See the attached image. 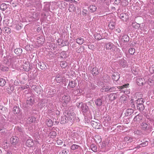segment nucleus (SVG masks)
I'll return each instance as SVG.
<instances>
[{
	"mask_svg": "<svg viewBox=\"0 0 154 154\" xmlns=\"http://www.w3.org/2000/svg\"><path fill=\"white\" fill-rule=\"evenodd\" d=\"M17 129H18V130L19 132H21L22 131V129L21 128H19V127H18L17 128Z\"/></svg>",
	"mask_w": 154,
	"mask_h": 154,
	"instance_id": "052dcab7",
	"label": "nucleus"
},
{
	"mask_svg": "<svg viewBox=\"0 0 154 154\" xmlns=\"http://www.w3.org/2000/svg\"><path fill=\"white\" fill-rule=\"evenodd\" d=\"M66 2H71L72 1V0H65Z\"/></svg>",
	"mask_w": 154,
	"mask_h": 154,
	"instance_id": "69168bd1",
	"label": "nucleus"
},
{
	"mask_svg": "<svg viewBox=\"0 0 154 154\" xmlns=\"http://www.w3.org/2000/svg\"><path fill=\"white\" fill-rule=\"evenodd\" d=\"M57 143H58V144H61L63 143L62 141L61 140H58L57 142Z\"/></svg>",
	"mask_w": 154,
	"mask_h": 154,
	"instance_id": "13d9d810",
	"label": "nucleus"
},
{
	"mask_svg": "<svg viewBox=\"0 0 154 154\" xmlns=\"http://www.w3.org/2000/svg\"><path fill=\"white\" fill-rule=\"evenodd\" d=\"M116 94H111L109 95V99L110 100H113L116 98Z\"/></svg>",
	"mask_w": 154,
	"mask_h": 154,
	"instance_id": "c85d7f7f",
	"label": "nucleus"
},
{
	"mask_svg": "<svg viewBox=\"0 0 154 154\" xmlns=\"http://www.w3.org/2000/svg\"><path fill=\"white\" fill-rule=\"evenodd\" d=\"M106 49L113 51L115 50L116 47L112 43L109 42L106 45Z\"/></svg>",
	"mask_w": 154,
	"mask_h": 154,
	"instance_id": "20e7f679",
	"label": "nucleus"
},
{
	"mask_svg": "<svg viewBox=\"0 0 154 154\" xmlns=\"http://www.w3.org/2000/svg\"><path fill=\"white\" fill-rule=\"evenodd\" d=\"M114 50L115 51V55L117 57H120L122 56V53L119 49L116 48V47L115 50Z\"/></svg>",
	"mask_w": 154,
	"mask_h": 154,
	"instance_id": "423d86ee",
	"label": "nucleus"
},
{
	"mask_svg": "<svg viewBox=\"0 0 154 154\" xmlns=\"http://www.w3.org/2000/svg\"><path fill=\"white\" fill-rule=\"evenodd\" d=\"M89 10L91 12L95 11L97 10V8L95 5H91L89 6Z\"/></svg>",
	"mask_w": 154,
	"mask_h": 154,
	"instance_id": "b1692460",
	"label": "nucleus"
},
{
	"mask_svg": "<svg viewBox=\"0 0 154 154\" xmlns=\"http://www.w3.org/2000/svg\"><path fill=\"white\" fill-rule=\"evenodd\" d=\"M63 78V76L60 74H58L56 75L55 80L57 83H60L62 82Z\"/></svg>",
	"mask_w": 154,
	"mask_h": 154,
	"instance_id": "f8f14e48",
	"label": "nucleus"
},
{
	"mask_svg": "<svg viewBox=\"0 0 154 154\" xmlns=\"http://www.w3.org/2000/svg\"><path fill=\"white\" fill-rule=\"evenodd\" d=\"M135 49L134 48H131L129 49V52L130 54L133 55L135 52Z\"/></svg>",
	"mask_w": 154,
	"mask_h": 154,
	"instance_id": "a19ab883",
	"label": "nucleus"
},
{
	"mask_svg": "<svg viewBox=\"0 0 154 154\" xmlns=\"http://www.w3.org/2000/svg\"><path fill=\"white\" fill-rule=\"evenodd\" d=\"M129 86V84H127L123 85V86H122L121 87L122 88H127Z\"/></svg>",
	"mask_w": 154,
	"mask_h": 154,
	"instance_id": "8fccbe9b",
	"label": "nucleus"
},
{
	"mask_svg": "<svg viewBox=\"0 0 154 154\" xmlns=\"http://www.w3.org/2000/svg\"><path fill=\"white\" fill-rule=\"evenodd\" d=\"M27 88H28V85L22 86L20 88V89H21V90H23L24 89Z\"/></svg>",
	"mask_w": 154,
	"mask_h": 154,
	"instance_id": "09e8293b",
	"label": "nucleus"
},
{
	"mask_svg": "<svg viewBox=\"0 0 154 154\" xmlns=\"http://www.w3.org/2000/svg\"><path fill=\"white\" fill-rule=\"evenodd\" d=\"M35 119L32 117H29L27 120V123H30L33 122L34 121H35Z\"/></svg>",
	"mask_w": 154,
	"mask_h": 154,
	"instance_id": "473e14b6",
	"label": "nucleus"
},
{
	"mask_svg": "<svg viewBox=\"0 0 154 154\" xmlns=\"http://www.w3.org/2000/svg\"><path fill=\"white\" fill-rule=\"evenodd\" d=\"M91 72L93 75H96L99 73L98 69L96 67H94L92 69Z\"/></svg>",
	"mask_w": 154,
	"mask_h": 154,
	"instance_id": "4be33fe9",
	"label": "nucleus"
},
{
	"mask_svg": "<svg viewBox=\"0 0 154 154\" xmlns=\"http://www.w3.org/2000/svg\"><path fill=\"white\" fill-rule=\"evenodd\" d=\"M116 32L118 33H120L121 32V30L119 28H117L116 29Z\"/></svg>",
	"mask_w": 154,
	"mask_h": 154,
	"instance_id": "6e6d98bb",
	"label": "nucleus"
},
{
	"mask_svg": "<svg viewBox=\"0 0 154 154\" xmlns=\"http://www.w3.org/2000/svg\"><path fill=\"white\" fill-rule=\"evenodd\" d=\"M148 124L147 123L144 122H142L140 124V127L142 130L143 131H146L147 130L148 127Z\"/></svg>",
	"mask_w": 154,
	"mask_h": 154,
	"instance_id": "2eb2a0df",
	"label": "nucleus"
},
{
	"mask_svg": "<svg viewBox=\"0 0 154 154\" xmlns=\"http://www.w3.org/2000/svg\"><path fill=\"white\" fill-rule=\"evenodd\" d=\"M131 107H132L134 108V107H135V105H134V104H133V105H132V106H131Z\"/></svg>",
	"mask_w": 154,
	"mask_h": 154,
	"instance_id": "774afa93",
	"label": "nucleus"
},
{
	"mask_svg": "<svg viewBox=\"0 0 154 154\" xmlns=\"http://www.w3.org/2000/svg\"><path fill=\"white\" fill-rule=\"evenodd\" d=\"M91 125L92 127L96 129H98L100 128V124L94 121L91 122Z\"/></svg>",
	"mask_w": 154,
	"mask_h": 154,
	"instance_id": "1a4fd4ad",
	"label": "nucleus"
},
{
	"mask_svg": "<svg viewBox=\"0 0 154 154\" xmlns=\"http://www.w3.org/2000/svg\"><path fill=\"white\" fill-rule=\"evenodd\" d=\"M141 133V131H136V133L135 134H138L139 133Z\"/></svg>",
	"mask_w": 154,
	"mask_h": 154,
	"instance_id": "e2e57ef3",
	"label": "nucleus"
},
{
	"mask_svg": "<svg viewBox=\"0 0 154 154\" xmlns=\"http://www.w3.org/2000/svg\"><path fill=\"white\" fill-rule=\"evenodd\" d=\"M0 69L2 71H8V68L6 66H4L3 65H1Z\"/></svg>",
	"mask_w": 154,
	"mask_h": 154,
	"instance_id": "4c0bfd02",
	"label": "nucleus"
},
{
	"mask_svg": "<svg viewBox=\"0 0 154 154\" xmlns=\"http://www.w3.org/2000/svg\"><path fill=\"white\" fill-rule=\"evenodd\" d=\"M61 100L63 106H66L70 100L69 96L68 95H64L62 97Z\"/></svg>",
	"mask_w": 154,
	"mask_h": 154,
	"instance_id": "f257e3e1",
	"label": "nucleus"
},
{
	"mask_svg": "<svg viewBox=\"0 0 154 154\" xmlns=\"http://www.w3.org/2000/svg\"><path fill=\"white\" fill-rule=\"evenodd\" d=\"M94 37L96 39L98 40L101 39L102 38V37L100 34L98 33H96L95 34Z\"/></svg>",
	"mask_w": 154,
	"mask_h": 154,
	"instance_id": "e433bc0d",
	"label": "nucleus"
},
{
	"mask_svg": "<svg viewBox=\"0 0 154 154\" xmlns=\"http://www.w3.org/2000/svg\"><path fill=\"white\" fill-rule=\"evenodd\" d=\"M67 63L65 62H62L60 63V66L64 68L66 67Z\"/></svg>",
	"mask_w": 154,
	"mask_h": 154,
	"instance_id": "58836bf2",
	"label": "nucleus"
},
{
	"mask_svg": "<svg viewBox=\"0 0 154 154\" xmlns=\"http://www.w3.org/2000/svg\"><path fill=\"white\" fill-rule=\"evenodd\" d=\"M34 102V99L32 97H28L26 101V103L24 105L25 107L28 109L32 106Z\"/></svg>",
	"mask_w": 154,
	"mask_h": 154,
	"instance_id": "f03ea898",
	"label": "nucleus"
},
{
	"mask_svg": "<svg viewBox=\"0 0 154 154\" xmlns=\"http://www.w3.org/2000/svg\"><path fill=\"white\" fill-rule=\"evenodd\" d=\"M81 108L82 111L84 112H86L88 109V107L85 104H83V105L81 106Z\"/></svg>",
	"mask_w": 154,
	"mask_h": 154,
	"instance_id": "dca6fc26",
	"label": "nucleus"
},
{
	"mask_svg": "<svg viewBox=\"0 0 154 154\" xmlns=\"http://www.w3.org/2000/svg\"><path fill=\"white\" fill-rule=\"evenodd\" d=\"M69 120L71 122H72L75 119V114L73 112H72L67 114Z\"/></svg>",
	"mask_w": 154,
	"mask_h": 154,
	"instance_id": "7ed1b4c3",
	"label": "nucleus"
},
{
	"mask_svg": "<svg viewBox=\"0 0 154 154\" xmlns=\"http://www.w3.org/2000/svg\"><path fill=\"white\" fill-rule=\"evenodd\" d=\"M135 138L132 137H126L124 138V140L127 143L132 142L134 140Z\"/></svg>",
	"mask_w": 154,
	"mask_h": 154,
	"instance_id": "ddd939ff",
	"label": "nucleus"
},
{
	"mask_svg": "<svg viewBox=\"0 0 154 154\" xmlns=\"http://www.w3.org/2000/svg\"><path fill=\"white\" fill-rule=\"evenodd\" d=\"M124 17V16L122 15H121V18H123Z\"/></svg>",
	"mask_w": 154,
	"mask_h": 154,
	"instance_id": "338daca9",
	"label": "nucleus"
},
{
	"mask_svg": "<svg viewBox=\"0 0 154 154\" xmlns=\"http://www.w3.org/2000/svg\"><path fill=\"white\" fill-rule=\"evenodd\" d=\"M18 50H20V51H21L20 48L19 49H15L14 50V52L16 54H18L19 53V52H18Z\"/></svg>",
	"mask_w": 154,
	"mask_h": 154,
	"instance_id": "603ef678",
	"label": "nucleus"
},
{
	"mask_svg": "<svg viewBox=\"0 0 154 154\" xmlns=\"http://www.w3.org/2000/svg\"><path fill=\"white\" fill-rule=\"evenodd\" d=\"M18 138L17 137L14 136L11 137L10 141L12 144H15L18 143Z\"/></svg>",
	"mask_w": 154,
	"mask_h": 154,
	"instance_id": "0eeeda50",
	"label": "nucleus"
},
{
	"mask_svg": "<svg viewBox=\"0 0 154 154\" xmlns=\"http://www.w3.org/2000/svg\"><path fill=\"white\" fill-rule=\"evenodd\" d=\"M68 117L66 116H64L61 117V123L62 124H64L66 122H68L69 121L68 119Z\"/></svg>",
	"mask_w": 154,
	"mask_h": 154,
	"instance_id": "9d476101",
	"label": "nucleus"
},
{
	"mask_svg": "<svg viewBox=\"0 0 154 154\" xmlns=\"http://www.w3.org/2000/svg\"><path fill=\"white\" fill-rule=\"evenodd\" d=\"M53 122L50 119L46 120V124L48 127H51L53 125Z\"/></svg>",
	"mask_w": 154,
	"mask_h": 154,
	"instance_id": "2f4dec72",
	"label": "nucleus"
},
{
	"mask_svg": "<svg viewBox=\"0 0 154 154\" xmlns=\"http://www.w3.org/2000/svg\"><path fill=\"white\" fill-rule=\"evenodd\" d=\"M5 28L6 29L5 30L6 31H8V32H10V30L9 28L8 27H5Z\"/></svg>",
	"mask_w": 154,
	"mask_h": 154,
	"instance_id": "680f3d73",
	"label": "nucleus"
},
{
	"mask_svg": "<svg viewBox=\"0 0 154 154\" xmlns=\"http://www.w3.org/2000/svg\"><path fill=\"white\" fill-rule=\"evenodd\" d=\"M142 119V117L139 115L136 116L134 119L133 121L134 122H139Z\"/></svg>",
	"mask_w": 154,
	"mask_h": 154,
	"instance_id": "a211bd4d",
	"label": "nucleus"
},
{
	"mask_svg": "<svg viewBox=\"0 0 154 154\" xmlns=\"http://www.w3.org/2000/svg\"><path fill=\"white\" fill-rule=\"evenodd\" d=\"M50 134L51 136H53V137H55L57 135L56 132L54 131H52L51 132Z\"/></svg>",
	"mask_w": 154,
	"mask_h": 154,
	"instance_id": "49530a36",
	"label": "nucleus"
},
{
	"mask_svg": "<svg viewBox=\"0 0 154 154\" xmlns=\"http://www.w3.org/2000/svg\"><path fill=\"white\" fill-rule=\"evenodd\" d=\"M120 2V0H115V3L116 4H118Z\"/></svg>",
	"mask_w": 154,
	"mask_h": 154,
	"instance_id": "4d7b16f0",
	"label": "nucleus"
},
{
	"mask_svg": "<svg viewBox=\"0 0 154 154\" xmlns=\"http://www.w3.org/2000/svg\"><path fill=\"white\" fill-rule=\"evenodd\" d=\"M88 48L89 49L93 50L94 48V46L92 45H88Z\"/></svg>",
	"mask_w": 154,
	"mask_h": 154,
	"instance_id": "de8ad7c7",
	"label": "nucleus"
},
{
	"mask_svg": "<svg viewBox=\"0 0 154 154\" xmlns=\"http://www.w3.org/2000/svg\"><path fill=\"white\" fill-rule=\"evenodd\" d=\"M75 81L73 80L69 81L68 85V87L71 88H74L75 87Z\"/></svg>",
	"mask_w": 154,
	"mask_h": 154,
	"instance_id": "7c9ffc66",
	"label": "nucleus"
},
{
	"mask_svg": "<svg viewBox=\"0 0 154 154\" xmlns=\"http://www.w3.org/2000/svg\"><path fill=\"white\" fill-rule=\"evenodd\" d=\"M69 44L68 41L66 40H65L64 41V44L63 45H67Z\"/></svg>",
	"mask_w": 154,
	"mask_h": 154,
	"instance_id": "864d4df0",
	"label": "nucleus"
},
{
	"mask_svg": "<svg viewBox=\"0 0 154 154\" xmlns=\"http://www.w3.org/2000/svg\"><path fill=\"white\" fill-rule=\"evenodd\" d=\"M141 147H142V146H140V144L139 145L137 146L136 147V148L137 149H138Z\"/></svg>",
	"mask_w": 154,
	"mask_h": 154,
	"instance_id": "0e129e2a",
	"label": "nucleus"
},
{
	"mask_svg": "<svg viewBox=\"0 0 154 154\" xmlns=\"http://www.w3.org/2000/svg\"><path fill=\"white\" fill-rule=\"evenodd\" d=\"M26 145L29 147H30L33 145V140L32 139H28L26 142Z\"/></svg>",
	"mask_w": 154,
	"mask_h": 154,
	"instance_id": "f3484780",
	"label": "nucleus"
},
{
	"mask_svg": "<svg viewBox=\"0 0 154 154\" xmlns=\"http://www.w3.org/2000/svg\"><path fill=\"white\" fill-rule=\"evenodd\" d=\"M148 142L146 141L145 142L140 144V146H142V147L148 145Z\"/></svg>",
	"mask_w": 154,
	"mask_h": 154,
	"instance_id": "79ce46f5",
	"label": "nucleus"
},
{
	"mask_svg": "<svg viewBox=\"0 0 154 154\" xmlns=\"http://www.w3.org/2000/svg\"><path fill=\"white\" fill-rule=\"evenodd\" d=\"M137 105H139L141 104H143L144 101L143 99L142 98H138L136 101Z\"/></svg>",
	"mask_w": 154,
	"mask_h": 154,
	"instance_id": "bb28decb",
	"label": "nucleus"
},
{
	"mask_svg": "<svg viewBox=\"0 0 154 154\" xmlns=\"http://www.w3.org/2000/svg\"><path fill=\"white\" fill-rule=\"evenodd\" d=\"M134 112V110L131 109H127L125 113V115L126 116H128L129 115H131Z\"/></svg>",
	"mask_w": 154,
	"mask_h": 154,
	"instance_id": "412c9836",
	"label": "nucleus"
},
{
	"mask_svg": "<svg viewBox=\"0 0 154 154\" xmlns=\"http://www.w3.org/2000/svg\"><path fill=\"white\" fill-rule=\"evenodd\" d=\"M31 87L38 94H40L41 91L42 89L39 86L32 85Z\"/></svg>",
	"mask_w": 154,
	"mask_h": 154,
	"instance_id": "39448f33",
	"label": "nucleus"
},
{
	"mask_svg": "<svg viewBox=\"0 0 154 154\" xmlns=\"http://www.w3.org/2000/svg\"><path fill=\"white\" fill-rule=\"evenodd\" d=\"M6 82L5 79L3 78L0 79V85L2 86H4Z\"/></svg>",
	"mask_w": 154,
	"mask_h": 154,
	"instance_id": "f704fd0d",
	"label": "nucleus"
},
{
	"mask_svg": "<svg viewBox=\"0 0 154 154\" xmlns=\"http://www.w3.org/2000/svg\"><path fill=\"white\" fill-rule=\"evenodd\" d=\"M91 150L94 152H96L97 151V147L94 145L92 144L91 146Z\"/></svg>",
	"mask_w": 154,
	"mask_h": 154,
	"instance_id": "ea45409f",
	"label": "nucleus"
},
{
	"mask_svg": "<svg viewBox=\"0 0 154 154\" xmlns=\"http://www.w3.org/2000/svg\"><path fill=\"white\" fill-rule=\"evenodd\" d=\"M103 97H102L101 98H99L96 100L95 101V103L97 106H100L103 103V101H102Z\"/></svg>",
	"mask_w": 154,
	"mask_h": 154,
	"instance_id": "6e6552de",
	"label": "nucleus"
},
{
	"mask_svg": "<svg viewBox=\"0 0 154 154\" xmlns=\"http://www.w3.org/2000/svg\"><path fill=\"white\" fill-rule=\"evenodd\" d=\"M110 118H109V117L108 116V117H106L105 120H106V119H107V121H109L110 120Z\"/></svg>",
	"mask_w": 154,
	"mask_h": 154,
	"instance_id": "bf43d9fd",
	"label": "nucleus"
},
{
	"mask_svg": "<svg viewBox=\"0 0 154 154\" xmlns=\"http://www.w3.org/2000/svg\"><path fill=\"white\" fill-rule=\"evenodd\" d=\"M86 10L85 9H83L82 11V14L84 15H85L86 14Z\"/></svg>",
	"mask_w": 154,
	"mask_h": 154,
	"instance_id": "5fc2aeb1",
	"label": "nucleus"
},
{
	"mask_svg": "<svg viewBox=\"0 0 154 154\" xmlns=\"http://www.w3.org/2000/svg\"><path fill=\"white\" fill-rule=\"evenodd\" d=\"M85 48L84 46H81L79 48L76 49V51L78 53H81L84 51Z\"/></svg>",
	"mask_w": 154,
	"mask_h": 154,
	"instance_id": "cd10ccee",
	"label": "nucleus"
},
{
	"mask_svg": "<svg viewBox=\"0 0 154 154\" xmlns=\"http://www.w3.org/2000/svg\"><path fill=\"white\" fill-rule=\"evenodd\" d=\"M79 147V145L74 144L71 146V149L74 150L78 149Z\"/></svg>",
	"mask_w": 154,
	"mask_h": 154,
	"instance_id": "c9c22d12",
	"label": "nucleus"
},
{
	"mask_svg": "<svg viewBox=\"0 0 154 154\" xmlns=\"http://www.w3.org/2000/svg\"><path fill=\"white\" fill-rule=\"evenodd\" d=\"M13 111L14 114H17L20 113V110L19 106H16L13 107Z\"/></svg>",
	"mask_w": 154,
	"mask_h": 154,
	"instance_id": "6ab92c4d",
	"label": "nucleus"
},
{
	"mask_svg": "<svg viewBox=\"0 0 154 154\" xmlns=\"http://www.w3.org/2000/svg\"><path fill=\"white\" fill-rule=\"evenodd\" d=\"M109 87L108 86H107L105 88H104L102 89V91L103 92V90H104V91L107 92H109Z\"/></svg>",
	"mask_w": 154,
	"mask_h": 154,
	"instance_id": "a18cd8bd",
	"label": "nucleus"
},
{
	"mask_svg": "<svg viewBox=\"0 0 154 154\" xmlns=\"http://www.w3.org/2000/svg\"><path fill=\"white\" fill-rule=\"evenodd\" d=\"M137 108L140 111H142L145 108L144 105L143 104H141L139 105H137Z\"/></svg>",
	"mask_w": 154,
	"mask_h": 154,
	"instance_id": "c756f323",
	"label": "nucleus"
},
{
	"mask_svg": "<svg viewBox=\"0 0 154 154\" xmlns=\"http://www.w3.org/2000/svg\"><path fill=\"white\" fill-rule=\"evenodd\" d=\"M83 104H82V103H78L77 104V106L78 108H81V106L82 105H83Z\"/></svg>",
	"mask_w": 154,
	"mask_h": 154,
	"instance_id": "3c124183",
	"label": "nucleus"
},
{
	"mask_svg": "<svg viewBox=\"0 0 154 154\" xmlns=\"http://www.w3.org/2000/svg\"><path fill=\"white\" fill-rule=\"evenodd\" d=\"M84 40L83 38L80 37L76 39V42L79 45H82L84 42Z\"/></svg>",
	"mask_w": 154,
	"mask_h": 154,
	"instance_id": "a878e982",
	"label": "nucleus"
},
{
	"mask_svg": "<svg viewBox=\"0 0 154 154\" xmlns=\"http://www.w3.org/2000/svg\"><path fill=\"white\" fill-rule=\"evenodd\" d=\"M137 83L138 85L139 86L143 85L145 83L144 79L143 78L138 79L137 80Z\"/></svg>",
	"mask_w": 154,
	"mask_h": 154,
	"instance_id": "4468645a",
	"label": "nucleus"
},
{
	"mask_svg": "<svg viewBox=\"0 0 154 154\" xmlns=\"http://www.w3.org/2000/svg\"><path fill=\"white\" fill-rule=\"evenodd\" d=\"M68 151L66 149H63L59 153L60 154H67Z\"/></svg>",
	"mask_w": 154,
	"mask_h": 154,
	"instance_id": "37998d69",
	"label": "nucleus"
},
{
	"mask_svg": "<svg viewBox=\"0 0 154 154\" xmlns=\"http://www.w3.org/2000/svg\"><path fill=\"white\" fill-rule=\"evenodd\" d=\"M23 68L26 71H28L30 69V65L28 62H27L23 65Z\"/></svg>",
	"mask_w": 154,
	"mask_h": 154,
	"instance_id": "9b49d317",
	"label": "nucleus"
},
{
	"mask_svg": "<svg viewBox=\"0 0 154 154\" xmlns=\"http://www.w3.org/2000/svg\"><path fill=\"white\" fill-rule=\"evenodd\" d=\"M109 92L114 91L116 90V88L114 87L109 88Z\"/></svg>",
	"mask_w": 154,
	"mask_h": 154,
	"instance_id": "c03bdc74",
	"label": "nucleus"
},
{
	"mask_svg": "<svg viewBox=\"0 0 154 154\" xmlns=\"http://www.w3.org/2000/svg\"><path fill=\"white\" fill-rule=\"evenodd\" d=\"M112 79L116 81H118L119 79V74L117 73H114L112 76Z\"/></svg>",
	"mask_w": 154,
	"mask_h": 154,
	"instance_id": "aec40b11",
	"label": "nucleus"
},
{
	"mask_svg": "<svg viewBox=\"0 0 154 154\" xmlns=\"http://www.w3.org/2000/svg\"><path fill=\"white\" fill-rule=\"evenodd\" d=\"M7 8V6L5 3H3L0 5V8L2 11H4Z\"/></svg>",
	"mask_w": 154,
	"mask_h": 154,
	"instance_id": "72a5a7b5",
	"label": "nucleus"
},
{
	"mask_svg": "<svg viewBox=\"0 0 154 154\" xmlns=\"http://www.w3.org/2000/svg\"><path fill=\"white\" fill-rule=\"evenodd\" d=\"M115 25L116 23L114 22L110 21L108 25L110 29L112 30L115 28Z\"/></svg>",
	"mask_w": 154,
	"mask_h": 154,
	"instance_id": "5701e85b",
	"label": "nucleus"
},
{
	"mask_svg": "<svg viewBox=\"0 0 154 154\" xmlns=\"http://www.w3.org/2000/svg\"><path fill=\"white\" fill-rule=\"evenodd\" d=\"M129 37L126 35H124L122 38V41L124 42H127L129 41Z\"/></svg>",
	"mask_w": 154,
	"mask_h": 154,
	"instance_id": "393cba45",
	"label": "nucleus"
}]
</instances>
